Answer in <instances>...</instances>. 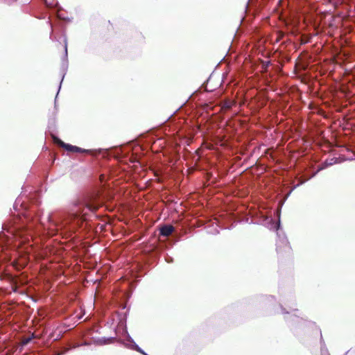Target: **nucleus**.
<instances>
[{
  "label": "nucleus",
  "instance_id": "f257e3e1",
  "mask_svg": "<svg viewBox=\"0 0 355 355\" xmlns=\"http://www.w3.org/2000/svg\"><path fill=\"white\" fill-rule=\"evenodd\" d=\"M98 209V207L95 205L84 202L82 205L79 206L73 213L70 214L68 218L64 222L62 223L59 226L62 228L68 223H76V225H79L82 220H86V215L88 211H95Z\"/></svg>",
  "mask_w": 355,
  "mask_h": 355
},
{
  "label": "nucleus",
  "instance_id": "f03ea898",
  "mask_svg": "<svg viewBox=\"0 0 355 355\" xmlns=\"http://www.w3.org/2000/svg\"><path fill=\"white\" fill-rule=\"evenodd\" d=\"M58 143L63 148H64L66 150H67L68 151H71V152H76V153H83V152H87V150H84V149H82L79 147H77V146H72V145H70V144H65L64 143L63 141H62L61 140H58Z\"/></svg>",
  "mask_w": 355,
  "mask_h": 355
},
{
  "label": "nucleus",
  "instance_id": "7ed1b4c3",
  "mask_svg": "<svg viewBox=\"0 0 355 355\" xmlns=\"http://www.w3.org/2000/svg\"><path fill=\"white\" fill-rule=\"evenodd\" d=\"M174 228L172 225H164L160 229V233L162 235L168 236L172 234Z\"/></svg>",
  "mask_w": 355,
  "mask_h": 355
},
{
  "label": "nucleus",
  "instance_id": "20e7f679",
  "mask_svg": "<svg viewBox=\"0 0 355 355\" xmlns=\"http://www.w3.org/2000/svg\"><path fill=\"white\" fill-rule=\"evenodd\" d=\"M128 341L130 343V344H126L125 346H127L129 348L137 350V352H139L140 353L146 355L144 351L138 347V345L131 339L130 337L128 338Z\"/></svg>",
  "mask_w": 355,
  "mask_h": 355
},
{
  "label": "nucleus",
  "instance_id": "39448f33",
  "mask_svg": "<svg viewBox=\"0 0 355 355\" xmlns=\"http://www.w3.org/2000/svg\"><path fill=\"white\" fill-rule=\"evenodd\" d=\"M10 232V230H8ZM10 232L15 236L22 237V232L17 227H13L10 230Z\"/></svg>",
  "mask_w": 355,
  "mask_h": 355
},
{
  "label": "nucleus",
  "instance_id": "423d86ee",
  "mask_svg": "<svg viewBox=\"0 0 355 355\" xmlns=\"http://www.w3.org/2000/svg\"><path fill=\"white\" fill-rule=\"evenodd\" d=\"M45 3L48 6H55L57 4L55 0H45Z\"/></svg>",
  "mask_w": 355,
  "mask_h": 355
},
{
  "label": "nucleus",
  "instance_id": "0eeeda50",
  "mask_svg": "<svg viewBox=\"0 0 355 355\" xmlns=\"http://www.w3.org/2000/svg\"><path fill=\"white\" fill-rule=\"evenodd\" d=\"M270 221L272 222V224L270 228L275 230H278L280 225V222L279 221L278 223L275 224L274 222H272V219H270Z\"/></svg>",
  "mask_w": 355,
  "mask_h": 355
},
{
  "label": "nucleus",
  "instance_id": "6e6552de",
  "mask_svg": "<svg viewBox=\"0 0 355 355\" xmlns=\"http://www.w3.org/2000/svg\"><path fill=\"white\" fill-rule=\"evenodd\" d=\"M64 50H65V55L67 56V44H65Z\"/></svg>",
  "mask_w": 355,
  "mask_h": 355
},
{
  "label": "nucleus",
  "instance_id": "1a4fd4ad",
  "mask_svg": "<svg viewBox=\"0 0 355 355\" xmlns=\"http://www.w3.org/2000/svg\"><path fill=\"white\" fill-rule=\"evenodd\" d=\"M322 355H324V354L323 353V352H322Z\"/></svg>",
  "mask_w": 355,
  "mask_h": 355
}]
</instances>
